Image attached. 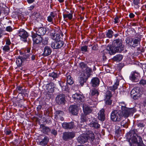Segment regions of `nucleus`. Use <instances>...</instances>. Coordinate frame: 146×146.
Returning <instances> with one entry per match:
<instances>
[{"label":"nucleus","mask_w":146,"mask_h":146,"mask_svg":"<svg viewBox=\"0 0 146 146\" xmlns=\"http://www.w3.org/2000/svg\"><path fill=\"white\" fill-rule=\"evenodd\" d=\"M122 43L121 39H118L114 40L112 42L113 48L110 46H108L103 51L104 54L111 55L116 52H121L124 50V46L122 44Z\"/></svg>","instance_id":"nucleus-1"},{"label":"nucleus","mask_w":146,"mask_h":146,"mask_svg":"<svg viewBox=\"0 0 146 146\" xmlns=\"http://www.w3.org/2000/svg\"><path fill=\"white\" fill-rule=\"evenodd\" d=\"M131 135V133H129L127 137V139H129V142L130 146H145L140 136L135 134L133 136Z\"/></svg>","instance_id":"nucleus-2"},{"label":"nucleus","mask_w":146,"mask_h":146,"mask_svg":"<svg viewBox=\"0 0 146 146\" xmlns=\"http://www.w3.org/2000/svg\"><path fill=\"white\" fill-rule=\"evenodd\" d=\"M126 105L124 102L119 103V108H121V112L125 118L127 117L130 115L133 114L135 111L134 108H128L126 107Z\"/></svg>","instance_id":"nucleus-3"},{"label":"nucleus","mask_w":146,"mask_h":146,"mask_svg":"<svg viewBox=\"0 0 146 146\" xmlns=\"http://www.w3.org/2000/svg\"><path fill=\"white\" fill-rule=\"evenodd\" d=\"M92 70L88 67L85 69L83 73H82L80 77L79 82L82 86H83L88 78L90 76Z\"/></svg>","instance_id":"nucleus-4"},{"label":"nucleus","mask_w":146,"mask_h":146,"mask_svg":"<svg viewBox=\"0 0 146 146\" xmlns=\"http://www.w3.org/2000/svg\"><path fill=\"white\" fill-rule=\"evenodd\" d=\"M123 117H124V116L120 110H115L111 113V119L114 121H119L121 120Z\"/></svg>","instance_id":"nucleus-5"},{"label":"nucleus","mask_w":146,"mask_h":146,"mask_svg":"<svg viewBox=\"0 0 146 146\" xmlns=\"http://www.w3.org/2000/svg\"><path fill=\"white\" fill-rule=\"evenodd\" d=\"M99 94V93L97 90L93 89L91 91L90 94L92 96L91 100L90 99L87 102V103L90 104L96 105L97 104V96Z\"/></svg>","instance_id":"nucleus-6"},{"label":"nucleus","mask_w":146,"mask_h":146,"mask_svg":"<svg viewBox=\"0 0 146 146\" xmlns=\"http://www.w3.org/2000/svg\"><path fill=\"white\" fill-rule=\"evenodd\" d=\"M126 43L130 46L135 47L137 46L139 43V41L138 39H134L129 37H127L125 39Z\"/></svg>","instance_id":"nucleus-7"},{"label":"nucleus","mask_w":146,"mask_h":146,"mask_svg":"<svg viewBox=\"0 0 146 146\" xmlns=\"http://www.w3.org/2000/svg\"><path fill=\"white\" fill-rule=\"evenodd\" d=\"M72 98L76 102L79 103L81 105L84 102V96L81 94L76 93L72 95Z\"/></svg>","instance_id":"nucleus-8"},{"label":"nucleus","mask_w":146,"mask_h":146,"mask_svg":"<svg viewBox=\"0 0 146 146\" xmlns=\"http://www.w3.org/2000/svg\"><path fill=\"white\" fill-rule=\"evenodd\" d=\"M141 93L139 91V88H134L133 89L131 92V96L134 99H137L138 97L141 96Z\"/></svg>","instance_id":"nucleus-9"},{"label":"nucleus","mask_w":146,"mask_h":146,"mask_svg":"<svg viewBox=\"0 0 146 146\" xmlns=\"http://www.w3.org/2000/svg\"><path fill=\"white\" fill-rule=\"evenodd\" d=\"M140 78V76L139 74L135 71L132 72L129 76L130 79L132 81L135 82L139 81Z\"/></svg>","instance_id":"nucleus-10"},{"label":"nucleus","mask_w":146,"mask_h":146,"mask_svg":"<svg viewBox=\"0 0 146 146\" xmlns=\"http://www.w3.org/2000/svg\"><path fill=\"white\" fill-rule=\"evenodd\" d=\"M63 41L59 40L53 42L51 44V47L53 49H58L61 48L64 45Z\"/></svg>","instance_id":"nucleus-11"},{"label":"nucleus","mask_w":146,"mask_h":146,"mask_svg":"<svg viewBox=\"0 0 146 146\" xmlns=\"http://www.w3.org/2000/svg\"><path fill=\"white\" fill-rule=\"evenodd\" d=\"M19 35L21 37V39L25 42L27 41V38L28 36L27 33L23 29L20 30L19 32Z\"/></svg>","instance_id":"nucleus-12"},{"label":"nucleus","mask_w":146,"mask_h":146,"mask_svg":"<svg viewBox=\"0 0 146 146\" xmlns=\"http://www.w3.org/2000/svg\"><path fill=\"white\" fill-rule=\"evenodd\" d=\"M79 108L76 105L70 106L69 107V111L72 114L76 115L78 113Z\"/></svg>","instance_id":"nucleus-13"},{"label":"nucleus","mask_w":146,"mask_h":146,"mask_svg":"<svg viewBox=\"0 0 146 146\" xmlns=\"http://www.w3.org/2000/svg\"><path fill=\"white\" fill-rule=\"evenodd\" d=\"M85 134L86 137L88 139V141H92L95 138L94 135L91 131L87 130Z\"/></svg>","instance_id":"nucleus-14"},{"label":"nucleus","mask_w":146,"mask_h":146,"mask_svg":"<svg viewBox=\"0 0 146 146\" xmlns=\"http://www.w3.org/2000/svg\"><path fill=\"white\" fill-rule=\"evenodd\" d=\"M56 101L59 104H64L65 101L64 96L62 94L57 96L56 98Z\"/></svg>","instance_id":"nucleus-15"},{"label":"nucleus","mask_w":146,"mask_h":146,"mask_svg":"<svg viewBox=\"0 0 146 146\" xmlns=\"http://www.w3.org/2000/svg\"><path fill=\"white\" fill-rule=\"evenodd\" d=\"M32 37L34 44H38L42 41V37L36 35H33L32 36Z\"/></svg>","instance_id":"nucleus-16"},{"label":"nucleus","mask_w":146,"mask_h":146,"mask_svg":"<svg viewBox=\"0 0 146 146\" xmlns=\"http://www.w3.org/2000/svg\"><path fill=\"white\" fill-rule=\"evenodd\" d=\"M36 35L40 36L44 35L45 33L46 29L45 28L40 27L36 29Z\"/></svg>","instance_id":"nucleus-17"},{"label":"nucleus","mask_w":146,"mask_h":146,"mask_svg":"<svg viewBox=\"0 0 146 146\" xmlns=\"http://www.w3.org/2000/svg\"><path fill=\"white\" fill-rule=\"evenodd\" d=\"M54 85L53 83H50L46 85V89L47 91L48 94L49 93H52L54 92Z\"/></svg>","instance_id":"nucleus-18"},{"label":"nucleus","mask_w":146,"mask_h":146,"mask_svg":"<svg viewBox=\"0 0 146 146\" xmlns=\"http://www.w3.org/2000/svg\"><path fill=\"white\" fill-rule=\"evenodd\" d=\"M74 137V134L73 132H65L63 133V139L65 140L69 138H72Z\"/></svg>","instance_id":"nucleus-19"},{"label":"nucleus","mask_w":146,"mask_h":146,"mask_svg":"<svg viewBox=\"0 0 146 146\" xmlns=\"http://www.w3.org/2000/svg\"><path fill=\"white\" fill-rule=\"evenodd\" d=\"M84 102L82 104L83 107V111L84 114L87 115L91 112V110L88 106L84 104Z\"/></svg>","instance_id":"nucleus-20"},{"label":"nucleus","mask_w":146,"mask_h":146,"mask_svg":"<svg viewBox=\"0 0 146 146\" xmlns=\"http://www.w3.org/2000/svg\"><path fill=\"white\" fill-rule=\"evenodd\" d=\"M85 134H84L78 138V141L80 143L83 144L88 141V139L86 137Z\"/></svg>","instance_id":"nucleus-21"},{"label":"nucleus","mask_w":146,"mask_h":146,"mask_svg":"<svg viewBox=\"0 0 146 146\" xmlns=\"http://www.w3.org/2000/svg\"><path fill=\"white\" fill-rule=\"evenodd\" d=\"M92 121L89 124L91 127H93L95 128H98L100 127V125L98 123L96 120L95 118H92Z\"/></svg>","instance_id":"nucleus-22"},{"label":"nucleus","mask_w":146,"mask_h":146,"mask_svg":"<svg viewBox=\"0 0 146 146\" xmlns=\"http://www.w3.org/2000/svg\"><path fill=\"white\" fill-rule=\"evenodd\" d=\"M51 49L49 47L46 46L44 48L42 55L44 56H47L51 54Z\"/></svg>","instance_id":"nucleus-23"},{"label":"nucleus","mask_w":146,"mask_h":146,"mask_svg":"<svg viewBox=\"0 0 146 146\" xmlns=\"http://www.w3.org/2000/svg\"><path fill=\"white\" fill-rule=\"evenodd\" d=\"M50 37L51 38L55 41L60 40V35L58 34H56L55 33H52L50 34Z\"/></svg>","instance_id":"nucleus-24"},{"label":"nucleus","mask_w":146,"mask_h":146,"mask_svg":"<svg viewBox=\"0 0 146 146\" xmlns=\"http://www.w3.org/2000/svg\"><path fill=\"white\" fill-rule=\"evenodd\" d=\"M48 141V138L47 137L45 136L43 139L39 141V144L42 146H45L47 144Z\"/></svg>","instance_id":"nucleus-25"},{"label":"nucleus","mask_w":146,"mask_h":146,"mask_svg":"<svg viewBox=\"0 0 146 146\" xmlns=\"http://www.w3.org/2000/svg\"><path fill=\"white\" fill-rule=\"evenodd\" d=\"M104 110V109H101L98 113V118L101 121H104L105 119Z\"/></svg>","instance_id":"nucleus-26"},{"label":"nucleus","mask_w":146,"mask_h":146,"mask_svg":"<svg viewBox=\"0 0 146 146\" xmlns=\"http://www.w3.org/2000/svg\"><path fill=\"white\" fill-rule=\"evenodd\" d=\"M91 83L93 87H96L99 85V79L97 78H93L91 80Z\"/></svg>","instance_id":"nucleus-27"},{"label":"nucleus","mask_w":146,"mask_h":146,"mask_svg":"<svg viewBox=\"0 0 146 146\" xmlns=\"http://www.w3.org/2000/svg\"><path fill=\"white\" fill-rule=\"evenodd\" d=\"M60 86L61 87L62 90L63 91H67L68 90V88L66 83H59Z\"/></svg>","instance_id":"nucleus-28"},{"label":"nucleus","mask_w":146,"mask_h":146,"mask_svg":"<svg viewBox=\"0 0 146 146\" xmlns=\"http://www.w3.org/2000/svg\"><path fill=\"white\" fill-rule=\"evenodd\" d=\"M119 81L117 79L116 82L112 86V87H110L109 88V89L112 91L115 90L118 87V86L119 84Z\"/></svg>","instance_id":"nucleus-29"},{"label":"nucleus","mask_w":146,"mask_h":146,"mask_svg":"<svg viewBox=\"0 0 146 146\" xmlns=\"http://www.w3.org/2000/svg\"><path fill=\"white\" fill-rule=\"evenodd\" d=\"M42 131L44 133L48 134L50 131V129L47 127L42 126Z\"/></svg>","instance_id":"nucleus-30"},{"label":"nucleus","mask_w":146,"mask_h":146,"mask_svg":"<svg viewBox=\"0 0 146 146\" xmlns=\"http://www.w3.org/2000/svg\"><path fill=\"white\" fill-rule=\"evenodd\" d=\"M123 58L121 54H118L114 56L113 59L114 61H120Z\"/></svg>","instance_id":"nucleus-31"},{"label":"nucleus","mask_w":146,"mask_h":146,"mask_svg":"<svg viewBox=\"0 0 146 146\" xmlns=\"http://www.w3.org/2000/svg\"><path fill=\"white\" fill-rule=\"evenodd\" d=\"M16 63L18 66H21L22 63V60L21 58L20 57L17 58L16 61Z\"/></svg>","instance_id":"nucleus-32"},{"label":"nucleus","mask_w":146,"mask_h":146,"mask_svg":"<svg viewBox=\"0 0 146 146\" xmlns=\"http://www.w3.org/2000/svg\"><path fill=\"white\" fill-rule=\"evenodd\" d=\"M67 83L70 85L72 84L73 83L72 79L70 76H67Z\"/></svg>","instance_id":"nucleus-33"},{"label":"nucleus","mask_w":146,"mask_h":146,"mask_svg":"<svg viewBox=\"0 0 146 146\" xmlns=\"http://www.w3.org/2000/svg\"><path fill=\"white\" fill-rule=\"evenodd\" d=\"M113 31L110 30H109L106 33V37L108 38H111L112 37Z\"/></svg>","instance_id":"nucleus-34"},{"label":"nucleus","mask_w":146,"mask_h":146,"mask_svg":"<svg viewBox=\"0 0 146 146\" xmlns=\"http://www.w3.org/2000/svg\"><path fill=\"white\" fill-rule=\"evenodd\" d=\"M72 15L71 13L64 14L63 15V17L64 19L68 18L69 19H71L72 18Z\"/></svg>","instance_id":"nucleus-35"},{"label":"nucleus","mask_w":146,"mask_h":146,"mask_svg":"<svg viewBox=\"0 0 146 146\" xmlns=\"http://www.w3.org/2000/svg\"><path fill=\"white\" fill-rule=\"evenodd\" d=\"M49 76L51 77L53 79L56 78L58 77V75L57 74L54 72L50 73L49 74Z\"/></svg>","instance_id":"nucleus-36"},{"label":"nucleus","mask_w":146,"mask_h":146,"mask_svg":"<svg viewBox=\"0 0 146 146\" xmlns=\"http://www.w3.org/2000/svg\"><path fill=\"white\" fill-rule=\"evenodd\" d=\"M17 90L19 93L22 94L24 93V91L22 87L19 86H18L17 88Z\"/></svg>","instance_id":"nucleus-37"},{"label":"nucleus","mask_w":146,"mask_h":146,"mask_svg":"<svg viewBox=\"0 0 146 146\" xmlns=\"http://www.w3.org/2000/svg\"><path fill=\"white\" fill-rule=\"evenodd\" d=\"M111 96V94L110 92L109 91H107L106 94L105 98L109 99V98H110Z\"/></svg>","instance_id":"nucleus-38"},{"label":"nucleus","mask_w":146,"mask_h":146,"mask_svg":"<svg viewBox=\"0 0 146 146\" xmlns=\"http://www.w3.org/2000/svg\"><path fill=\"white\" fill-rule=\"evenodd\" d=\"M86 115L85 114H82L81 115L80 119L81 120V122H84L86 121L87 119L86 117Z\"/></svg>","instance_id":"nucleus-39"},{"label":"nucleus","mask_w":146,"mask_h":146,"mask_svg":"<svg viewBox=\"0 0 146 146\" xmlns=\"http://www.w3.org/2000/svg\"><path fill=\"white\" fill-rule=\"evenodd\" d=\"M81 50L83 53H84L87 51L88 47L86 46H84L81 47Z\"/></svg>","instance_id":"nucleus-40"},{"label":"nucleus","mask_w":146,"mask_h":146,"mask_svg":"<svg viewBox=\"0 0 146 146\" xmlns=\"http://www.w3.org/2000/svg\"><path fill=\"white\" fill-rule=\"evenodd\" d=\"M48 37H46L43 38L42 40V42L43 44H47L48 43Z\"/></svg>","instance_id":"nucleus-41"},{"label":"nucleus","mask_w":146,"mask_h":146,"mask_svg":"<svg viewBox=\"0 0 146 146\" xmlns=\"http://www.w3.org/2000/svg\"><path fill=\"white\" fill-rule=\"evenodd\" d=\"M13 29L14 28L13 27H11L10 26H9L6 27V30L7 32H11L12 31Z\"/></svg>","instance_id":"nucleus-42"},{"label":"nucleus","mask_w":146,"mask_h":146,"mask_svg":"<svg viewBox=\"0 0 146 146\" xmlns=\"http://www.w3.org/2000/svg\"><path fill=\"white\" fill-rule=\"evenodd\" d=\"M105 101L106 103V104L110 105L111 104L112 101L110 100V98H109V99H107L106 98H105Z\"/></svg>","instance_id":"nucleus-43"},{"label":"nucleus","mask_w":146,"mask_h":146,"mask_svg":"<svg viewBox=\"0 0 146 146\" xmlns=\"http://www.w3.org/2000/svg\"><path fill=\"white\" fill-rule=\"evenodd\" d=\"M68 128H72L74 127V124L73 122H71L68 123Z\"/></svg>","instance_id":"nucleus-44"},{"label":"nucleus","mask_w":146,"mask_h":146,"mask_svg":"<svg viewBox=\"0 0 146 146\" xmlns=\"http://www.w3.org/2000/svg\"><path fill=\"white\" fill-rule=\"evenodd\" d=\"M3 49L4 51H8L9 50L10 48L8 45H5L3 47Z\"/></svg>","instance_id":"nucleus-45"},{"label":"nucleus","mask_w":146,"mask_h":146,"mask_svg":"<svg viewBox=\"0 0 146 146\" xmlns=\"http://www.w3.org/2000/svg\"><path fill=\"white\" fill-rule=\"evenodd\" d=\"M139 83L142 85H146V81L144 80H141L140 81Z\"/></svg>","instance_id":"nucleus-46"},{"label":"nucleus","mask_w":146,"mask_h":146,"mask_svg":"<svg viewBox=\"0 0 146 146\" xmlns=\"http://www.w3.org/2000/svg\"><path fill=\"white\" fill-rule=\"evenodd\" d=\"M68 123L64 122L62 124V127L65 129L68 128Z\"/></svg>","instance_id":"nucleus-47"},{"label":"nucleus","mask_w":146,"mask_h":146,"mask_svg":"<svg viewBox=\"0 0 146 146\" xmlns=\"http://www.w3.org/2000/svg\"><path fill=\"white\" fill-rule=\"evenodd\" d=\"M53 19L50 16H49L47 17V21L49 22H52Z\"/></svg>","instance_id":"nucleus-48"},{"label":"nucleus","mask_w":146,"mask_h":146,"mask_svg":"<svg viewBox=\"0 0 146 146\" xmlns=\"http://www.w3.org/2000/svg\"><path fill=\"white\" fill-rule=\"evenodd\" d=\"M80 67L82 68H86V69L87 68H86V65H85L84 63L83 62H81L80 64Z\"/></svg>","instance_id":"nucleus-49"},{"label":"nucleus","mask_w":146,"mask_h":146,"mask_svg":"<svg viewBox=\"0 0 146 146\" xmlns=\"http://www.w3.org/2000/svg\"><path fill=\"white\" fill-rule=\"evenodd\" d=\"M142 68L144 71L146 72V64H143L142 65Z\"/></svg>","instance_id":"nucleus-50"},{"label":"nucleus","mask_w":146,"mask_h":146,"mask_svg":"<svg viewBox=\"0 0 146 146\" xmlns=\"http://www.w3.org/2000/svg\"><path fill=\"white\" fill-rule=\"evenodd\" d=\"M62 113V111H57L56 112V115L58 117H58L59 116V114H60L61 113Z\"/></svg>","instance_id":"nucleus-51"},{"label":"nucleus","mask_w":146,"mask_h":146,"mask_svg":"<svg viewBox=\"0 0 146 146\" xmlns=\"http://www.w3.org/2000/svg\"><path fill=\"white\" fill-rule=\"evenodd\" d=\"M114 23H117L118 22L119 18L117 17H115L114 19Z\"/></svg>","instance_id":"nucleus-52"},{"label":"nucleus","mask_w":146,"mask_h":146,"mask_svg":"<svg viewBox=\"0 0 146 146\" xmlns=\"http://www.w3.org/2000/svg\"><path fill=\"white\" fill-rule=\"evenodd\" d=\"M11 44V42L9 39H7L6 41V45H8V46L10 45Z\"/></svg>","instance_id":"nucleus-53"},{"label":"nucleus","mask_w":146,"mask_h":146,"mask_svg":"<svg viewBox=\"0 0 146 146\" xmlns=\"http://www.w3.org/2000/svg\"><path fill=\"white\" fill-rule=\"evenodd\" d=\"M51 133L53 134L54 135H56L57 134V131L55 129H52L51 131Z\"/></svg>","instance_id":"nucleus-54"},{"label":"nucleus","mask_w":146,"mask_h":146,"mask_svg":"<svg viewBox=\"0 0 146 146\" xmlns=\"http://www.w3.org/2000/svg\"><path fill=\"white\" fill-rule=\"evenodd\" d=\"M134 4L135 5H137L139 3V0H135L133 1Z\"/></svg>","instance_id":"nucleus-55"},{"label":"nucleus","mask_w":146,"mask_h":146,"mask_svg":"<svg viewBox=\"0 0 146 146\" xmlns=\"http://www.w3.org/2000/svg\"><path fill=\"white\" fill-rule=\"evenodd\" d=\"M27 2L29 4H31L33 3L34 1V0H27Z\"/></svg>","instance_id":"nucleus-56"},{"label":"nucleus","mask_w":146,"mask_h":146,"mask_svg":"<svg viewBox=\"0 0 146 146\" xmlns=\"http://www.w3.org/2000/svg\"><path fill=\"white\" fill-rule=\"evenodd\" d=\"M52 19H53L55 17V15L52 12H51L50 14V16Z\"/></svg>","instance_id":"nucleus-57"},{"label":"nucleus","mask_w":146,"mask_h":146,"mask_svg":"<svg viewBox=\"0 0 146 146\" xmlns=\"http://www.w3.org/2000/svg\"><path fill=\"white\" fill-rule=\"evenodd\" d=\"M129 17L130 18H133L135 16V15L132 13H131L129 15Z\"/></svg>","instance_id":"nucleus-58"},{"label":"nucleus","mask_w":146,"mask_h":146,"mask_svg":"<svg viewBox=\"0 0 146 146\" xmlns=\"http://www.w3.org/2000/svg\"><path fill=\"white\" fill-rule=\"evenodd\" d=\"M143 104L144 106H146V98L144 100Z\"/></svg>","instance_id":"nucleus-59"},{"label":"nucleus","mask_w":146,"mask_h":146,"mask_svg":"<svg viewBox=\"0 0 146 146\" xmlns=\"http://www.w3.org/2000/svg\"><path fill=\"white\" fill-rule=\"evenodd\" d=\"M26 53H29L30 52V48H27L26 50Z\"/></svg>","instance_id":"nucleus-60"},{"label":"nucleus","mask_w":146,"mask_h":146,"mask_svg":"<svg viewBox=\"0 0 146 146\" xmlns=\"http://www.w3.org/2000/svg\"><path fill=\"white\" fill-rule=\"evenodd\" d=\"M59 117H58V118H59L60 120L61 121H63L64 120V118L63 117H61L60 115H59Z\"/></svg>","instance_id":"nucleus-61"},{"label":"nucleus","mask_w":146,"mask_h":146,"mask_svg":"<svg viewBox=\"0 0 146 146\" xmlns=\"http://www.w3.org/2000/svg\"><path fill=\"white\" fill-rule=\"evenodd\" d=\"M42 108V106L41 105H38L37 107V109L38 110H40Z\"/></svg>","instance_id":"nucleus-62"},{"label":"nucleus","mask_w":146,"mask_h":146,"mask_svg":"<svg viewBox=\"0 0 146 146\" xmlns=\"http://www.w3.org/2000/svg\"><path fill=\"white\" fill-rule=\"evenodd\" d=\"M11 133V131L10 130L7 131L6 132V134L7 135H9Z\"/></svg>","instance_id":"nucleus-63"},{"label":"nucleus","mask_w":146,"mask_h":146,"mask_svg":"<svg viewBox=\"0 0 146 146\" xmlns=\"http://www.w3.org/2000/svg\"><path fill=\"white\" fill-rule=\"evenodd\" d=\"M3 31L1 29H0V38L1 37Z\"/></svg>","instance_id":"nucleus-64"}]
</instances>
